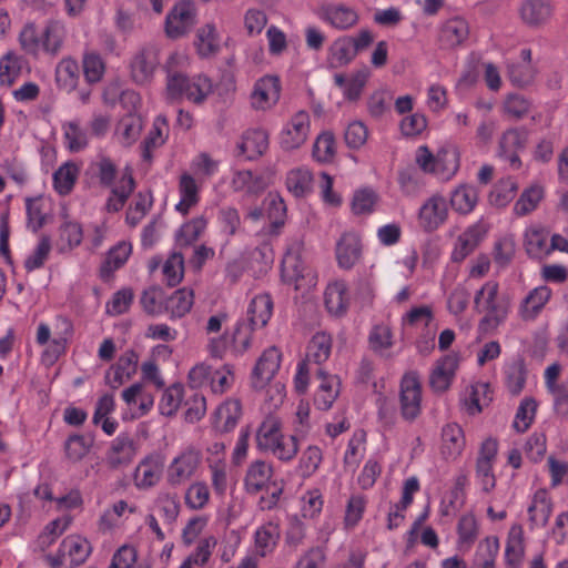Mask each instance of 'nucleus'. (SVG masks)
Instances as JSON below:
<instances>
[{"instance_id": "1", "label": "nucleus", "mask_w": 568, "mask_h": 568, "mask_svg": "<svg viewBox=\"0 0 568 568\" xmlns=\"http://www.w3.org/2000/svg\"><path fill=\"white\" fill-rule=\"evenodd\" d=\"M509 302L499 296V285L487 281L474 296V308L484 314L478 323V332L483 335L494 333L505 323L509 314Z\"/></svg>"}, {"instance_id": "2", "label": "nucleus", "mask_w": 568, "mask_h": 568, "mask_svg": "<svg viewBox=\"0 0 568 568\" xmlns=\"http://www.w3.org/2000/svg\"><path fill=\"white\" fill-rule=\"evenodd\" d=\"M255 440L260 452L272 454L282 462H291L298 453L296 436L286 437L281 419L274 415H267L260 424Z\"/></svg>"}, {"instance_id": "3", "label": "nucleus", "mask_w": 568, "mask_h": 568, "mask_svg": "<svg viewBox=\"0 0 568 568\" xmlns=\"http://www.w3.org/2000/svg\"><path fill=\"white\" fill-rule=\"evenodd\" d=\"M273 312V301L268 294H258L252 298L246 312V320L239 322L233 339L246 351L251 345V334L263 328L270 321Z\"/></svg>"}, {"instance_id": "4", "label": "nucleus", "mask_w": 568, "mask_h": 568, "mask_svg": "<svg viewBox=\"0 0 568 568\" xmlns=\"http://www.w3.org/2000/svg\"><path fill=\"white\" fill-rule=\"evenodd\" d=\"M415 161L424 173L433 174L443 182L452 180L459 169V154L455 149H442L433 154L428 146L420 145Z\"/></svg>"}, {"instance_id": "5", "label": "nucleus", "mask_w": 568, "mask_h": 568, "mask_svg": "<svg viewBox=\"0 0 568 568\" xmlns=\"http://www.w3.org/2000/svg\"><path fill=\"white\" fill-rule=\"evenodd\" d=\"M161 49L155 43L140 47L130 60V75L134 83L145 85L152 82L160 65Z\"/></svg>"}, {"instance_id": "6", "label": "nucleus", "mask_w": 568, "mask_h": 568, "mask_svg": "<svg viewBox=\"0 0 568 568\" xmlns=\"http://www.w3.org/2000/svg\"><path fill=\"white\" fill-rule=\"evenodd\" d=\"M311 131V118L306 111H297L283 125L278 143L284 151L300 149L307 140Z\"/></svg>"}, {"instance_id": "7", "label": "nucleus", "mask_w": 568, "mask_h": 568, "mask_svg": "<svg viewBox=\"0 0 568 568\" xmlns=\"http://www.w3.org/2000/svg\"><path fill=\"white\" fill-rule=\"evenodd\" d=\"M527 141L528 132L525 129L511 128L506 130L498 142V159L506 162L509 169L519 170L521 168L519 152L526 148Z\"/></svg>"}, {"instance_id": "8", "label": "nucleus", "mask_w": 568, "mask_h": 568, "mask_svg": "<svg viewBox=\"0 0 568 568\" xmlns=\"http://www.w3.org/2000/svg\"><path fill=\"white\" fill-rule=\"evenodd\" d=\"M400 414L405 420L413 422L420 414L422 386L415 373L405 374L400 382Z\"/></svg>"}, {"instance_id": "9", "label": "nucleus", "mask_w": 568, "mask_h": 568, "mask_svg": "<svg viewBox=\"0 0 568 568\" xmlns=\"http://www.w3.org/2000/svg\"><path fill=\"white\" fill-rule=\"evenodd\" d=\"M497 442L487 438L483 442L479 455L476 462V478L486 493L491 491L496 486V478L493 473V465L497 455Z\"/></svg>"}, {"instance_id": "10", "label": "nucleus", "mask_w": 568, "mask_h": 568, "mask_svg": "<svg viewBox=\"0 0 568 568\" xmlns=\"http://www.w3.org/2000/svg\"><path fill=\"white\" fill-rule=\"evenodd\" d=\"M448 216L445 197L434 194L428 197L418 211V224L425 232H434L443 225Z\"/></svg>"}, {"instance_id": "11", "label": "nucleus", "mask_w": 568, "mask_h": 568, "mask_svg": "<svg viewBox=\"0 0 568 568\" xmlns=\"http://www.w3.org/2000/svg\"><path fill=\"white\" fill-rule=\"evenodd\" d=\"M201 464V454L195 449H186L173 458L168 467V483L179 486L187 481Z\"/></svg>"}, {"instance_id": "12", "label": "nucleus", "mask_w": 568, "mask_h": 568, "mask_svg": "<svg viewBox=\"0 0 568 568\" xmlns=\"http://www.w3.org/2000/svg\"><path fill=\"white\" fill-rule=\"evenodd\" d=\"M163 468L164 460L161 455H148L134 469V486L140 490H146L156 486L162 477Z\"/></svg>"}, {"instance_id": "13", "label": "nucleus", "mask_w": 568, "mask_h": 568, "mask_svg": "<svg viewBox=\"0 0 568 568\" xmlns=\"http://www.w3.org/2000/svg\"><path fill=\"white\" fill-rule=\"evenodd\" d=\"M316 14L322 21L339 31L353 28L359 20L357 11L345 4H323L318 8Z\"/></svg>"}, {"instance_id": "14", "label": "nucleus", "mask_w": 568, "mask_h": 568, "mask_svg": "<svg viewBox=\"0 0 568 568\" xmlns=\"http://www.w3.org/2000/svg\"><path fill=\"white\" fill-rule=\"evenodd\" d=\"M280 92L281 87L277 78L263 77L254 84L251 93V104L255 110H268L277 103Z\"/></svg>"}, {"instance_id": "15", "label": "nucleus", "mask_w": 568, "mask_h": 568, "mask_svg": "<svg viewBox=\"0 0 568 568\" xmlns=\"http://www.w3.org/2000/svg\"><path fill=\"white\" fill-rule=\"evenodd\" d=\"M195 23L194 9L190 2H181L173 7L165 19V31L170 38L185 34Z\"/></svg>"}, {"instance_id": "16", "label": "nucleus", "mask_w": 568, "mask_h": 568, "mask_svg": "<svg viewBox=\"0 0 568 568\" xmlns=\"http://www.w3.org/2000/svg\"><path fill=\"white\" fill-rule=\"evenodd\" d=\"M469 24L460 17L446 20L439 28L438 42L443 49H455L469 38Z\"/></svg>"}, {"instance_id": "17", "label": "nucleus", "mask_w": 568, "mask_h": 568, "mask_svg": "<svg viewBox=\"0 0 568 568\" xmlns=\"http://www.w3.org/2000/svg\"><path fill=\"white\" fill-rule=\"evenodd\" d=\"M337 264L343 270H351L361 260L362 242L355 232H345L336 243Z\"/></svg>"}, {"instance_id": "18", "label": "nucleus", "mask_w": 568, "mask_h": 568, "mask_svg": "<svg viewBox=\"0 0 568 568\" xmlns=\"http://www.w3.org/2000/svg\"><path fill=\"white\" fill-rule=\"evenodd\" d=\"M280 366L281 352L275 346L265 349L253 371V387L263 388L275 376Z\"/></svg>"}, {"instance_id": "19", "label": "nucleus", "mask_w": 568, "mask_h": 568, "mask_svg": "<svg viewBox=\"0 0 568 568\" xmlns=\"http://www.w3.org/2000/svg\"><path fill=\"white\" fill-rule=\"evenodd\" d=\"M524 247L530 258L541 261L549 256V231L530 225L524 233Z\"/></svg>"}, {"instance_id": "20", "label": "nucleus", "mask_w": 568, "mask_h": 568, "mask_svg": "<svg viewBox=\"0 0 568 568\" xmlns=\"http://www.w3.org/2000/svg\"><path fill=\"white\" fill-rule=\"evenodd\" d=\"M273 478V466L265 460L252 462L244 477V487L248 494H257L266 489Z\"/></svg>"}, {"instance_id": "21", "label": "nucleus", "mask_w": 568, "mask_h": 568, "mask_svg": "<svg viewBox=\"0 0 568 568\" xmlns=\"http://www.w3.org/2000/svg\"><path fill=\"white\" fill-rule=\"evenodd\" d=\"M458 367V356L455 353L447 354L438 359L430 373L429 384L436 392H445Z\"/></svg>"}, {"instance_id": "22", "label": "nucleus", "mask_w": 568, "mask_h": 568, "mask_svg": "<svg viewBox=\"0 0 568 568\" xmlns=\"http://www.w3.org/2000/svg\"><path fill=\"white\" fill-rule=\"evenodd\" d=\"M281 537L280 524L268 520L256 528L254 532V548L256 556L264 558L275 550Z\"/></svg>"}, {"instance_id": "23", "label": "nucleus", "mask_w": 568, "mask_h": 568, "mask_svg": "<svg viewBox=\"0 0 568 568\" xmlns=\"http://www.w3.org/2000/svg\"><path fill=\"white\" fill-rule=\"evenodd\" d=\"M369 74L366 68L357 70L349 75L336 73L334 74V83L342 90L344 98L353 102L361 98Z\"/></svg>"}, {"instance_id": "24", "label": "nucleus", "mask_w": 568, "mask_h": 568, "mask_svg": "<svg viewBox=\"0 0 568 568\" xmlns=\"http://www.w3.org/2000/svg\"><path fill=\"white\" fill-rule=\"evenodd\" d=\"M485 230L480 224L467 227L456 240L452 252L453 262H462L470 255L485 236Z\"/></svg>"}, {"instance_id": "25", "label": "nucleus", "mask_w": 568, "mask_h": 568, "mask_svg": "<svg viewBox=\"0 0 568 568\" xmlns=\"http://www.w3.org/2000/svg\"><path fill=\"white\" fill-rule=\"evenodd\" d=\"M317 378L320 385L314 397V404L318 409L327 410L339 394L341 382L337 376L328 375L321 368L317 371Z\"/></svg>"}, {"instance_id": "26", "label": "nucleus", "mask_w": 568, "mask_h": 568, "mask_svg": "<svg viewBox=\"0 0 568 568\" xmlns=\"http://www.w3.org/2000/svg\"><path fill=\"white\" fill-rule=\"evenodd\" d=\"M551 297V290L541 285L531 290L519 305V315L524 321L535 320Z\"/></svg>"}, {"instance_id": "27", "label": "nucleus", "mask_w": 568, "mask_h": 568, "mask_svg": "<svg viewBox=\"0 0 568 568\" xmlns=\"http://www.w3.org/2000/svg\"><path fill=\"white\" fill-rule=\"evenodd\" d=\"M268 148V133L262 129L247 130L239 144L240 153L246 160L260 158Z\"/></svg>"}, {"instance_id": "28", "label": "nucleus", "mask_w": 568, "mask_h": 568, "mask_svg": "<svg viewBox=\"0 0 568 568\" xmlns=\"http://www.w3.org/2000/svg\"><path fill=\"white\" fill-rule=\"evenodd\" d=\"M178 190L180 201L175 205V210L182 215H186L200 201V186L190 173L184 172L179 179Z\"/></svg>"}, {"instance_id": "29", "label": "nucleus", "mask_w": 568, "mask_h": 568, "mask_svg": "<svg viewBox=\"0 0 568 568\" xmlns=\"http://www.w3.org/2000/svg\"><path fill=\"white\" fill-rule=\"evenodd\" d=\"M552 8L547 0H525L519 9L523 22L529 27H539L551 17Z\"/></svg>"}, {"instance_id": "30", "label": "nucleus", "mask_w": 568, "mask_h": 568, "mask_svg": "<svg viewBox=\"0 0 568 568\" xmlns=\"http://www.w3.org/2000/svg\"><path fill=\"white\" fill-rule=\"evenodd\" d=\"M61 549L67 554L70 568L84 564L92 551L90 541L79 535H71L64 538Z\"/></svg>"}, {"instance_id": "31", "label": "nucleus", "mask_w": 568, "mask_h": 568, "mask_svg": "<svg viewBox=\"0 0 568 568\" xmlns=\"http://www.w3.org/2000/svg\"><path fill=\"white\" fill-rule=\"evenodd\" d=\"M169 123L166 116L160 114L154 119L153 125L143 142L142 158L152 160L153 150L162 146L169 138Z\"/></svg>"}, {"instance_id": "32", "label": "nucleus", "mask_w": 568, "mask_h": 568, "mask_svg": "<svg viewBox=\"0 0 568 568\" xmlns=\"http://www.w3.org/2000/svg\"><path fill=\"white\" fill-rule=\"evenodd\" d=\"M241 415V403L237 399H229L215 410L214 428L221 433H229L234 429Z\"/></svg>"}, {"instance_id": "33", "label": "nucleus", "mask_w": 568, "mask_h": 568, "mask_svg": "<svg viewBox=\"0 0 568 568\" xmlns=\"http://www.w3.org/2000/svg\"><path fill=\"white\" fill-rule=\"evenodd\" d=\"M552 513V503L545 489L537 490L528 507L529 521L532 527H545Z\"/></svg>"}, {"instance_id": "34", "label": "nucleus", "mask_w": 568, "mask_h": 568, "mask_svg": "<svg viewBox=\"0 0 568 568\" xmlns=\"http://www.w3.org/2000/svg\"><path fill=\"white\" fill-rule=\"evenodd\" d=\"M348 305L349 298L346 283L344 281H335L328 284L325 290V306L327 311L335 316H342L346 313Z\"/></svg>"}, {"instance_id": "35", "label": "nucleus", "mask_w": 568, "mask_h": 568, "mask_svg": "<svg viewBox=\"0 0 568 568\" xmlns=\"http://www.w3.org/2000/svg\"><path fill=\"white\" fill-rule=\"evenodd\" d=\"M209 220L205 215H199L183 223L175 232V243L179 247L193 245L205 232Z\"/></svg>"}, {"instance_id": "36", "label": "nucleus", "mask_w": 568, "mask_h": 568, "mask_svg": "<svg viewBox=\"0 0 568 568\" xmlns=\"http://www.w3.org/2000/svg\"><path fill=\"white\" fill-rule=\"evenodd\" d=\"M93 445L94 436L90 433L70 434L64 440V456L71 463H79L90 453Z\"/></svg>"}, {"instance_id": "37", "label": "nucleus", "mask_w": 568, "mask_h": 568, "mask_svg": "<svg viewBox=\"0 0 568 568\" xmlns=\"http://www.w3.org/2000/svg\"><path fill=\"white\" fill-rule=\"evenodd\" d=\"M50 328L45 324L38 326V344H47L41 353V363L45 366L53 365L65 349V338L57 337L50 343Z\"/></svg>"}, {"instance_id": "38", "label": "nucleus", "mask_w": 568, "mask_h": 568, "mask_svg": "<svg viewBox=\"0 0 568 568\" xmlns=\"http://www.w3.org/2000/svg\"><path fill=\"white\" fill-rule=\"evenodd\" d=\"M465 447V437L462 427L452 423L444 426L442 432V453L447 459L458 457Z\"/></svg>"}, {"instance_id": "39", "label": "nucleus", "mask_w": 568, "mask_h": 568, "mask_svg": "<svg viewBox=\"0 0 568 568\" xmlns=\"http://www.w3.org/2000/svg\"><path fill=\"white\" fill-rule=\"evenodd\" d=\"M505 385L510 394L519 395L527 379V367L524 358L515 357L504 366Z\"/></svg>"}, {"instance_id": "40", "label": "nucleus", "mask_w": 568, "mask_h": 568, "mask_svg": "<svg viewBox=\"0 0 568 568\" xmlns=\"http://www.w3.org/2000/svg\"><path fill=\"white\" fill-rule=\"evenodd\" d=\"M135 455L133 440L128 436H118L112 440L111 447L106 454V462L112 468L128 465Z\"/></svg>"}, {"instance_id": "41", "label": "nucleus", "mask_w": 568, "mask_h": 568, "mask_svg": "<svg viewBox=\"0 0 568 568\" xmlns=\"http://www.w3.org/2000/svg\"><path fill=\"white\" fill-rule=\"evenodd\" d=\"M143 121L140 115L135 113H128L118 122L114 135L119 143L124 146H130L140 136Z\"/></svg>"}, {"instance_id": "42", "label": "nucleus", "mask_w": 568, "mask_h": 568, "mask_svg": "<svg viewBox=\"0 0 568 568\" xmlns=\"http://www.w3.org/2000/svg\"><path fill=\"white\" fill-rule=\"evenodd\" d=\"M65 28L60 21H50L40 38H38V44L41 43L42 50L50 54L55 55L64 41Z\"/></svg>"}, {"instance_id": "43", "label": "nucleus", "mask_w": 568, "mask_h": 568, "mask_svg": "<svg viewBox=\"0 0 568 568\" xmlns=\"http://www.w3.org/2000/svg\"><path fill=\"white\" fill-rule=\"evenodd\" d=\"M194 303L193 291L181 288L175 291L165 302L164 310L171 320L185 316Z\"/></svg>"}, {"instance_id": "44", "label": "nucleus", "mask_w": 568, "mask_h": 568, "mask_svg": "<svg viewBox=\"0 0 568 568\" xmlns=\"http://www.w3.org/2000/svg\"><path fill=\"white\" fill-rule=\"evenodd\" d=\"M38 495L44 500L52 501L57 510L74 509L83 503L81 493L78 489H71L64 495L54 496L53 489L49 485H44L38 487Z\"/></svg>"}, {"instance_id": "45", "label": "nucleus", "mask_w": 568, "mask_h": 568, "mask_svg": "<svg viewBox=\"0 0 568 568\" xmlns=\"http://www.w3.org/2000/svg\"><path fill=\"white\" fill-rule=\"evenodd\" d=\"M478 202V191L474 185L462 184L450 195V204L460 214L470 213Z\"/></svg>"}, {"instance_id": "46", "label": "nucleus", "mask_w": 568, "mask_h": 568, "mask_svg": "<svg viewBox=\"0 0 568 568\" xmlns=\"http://www.w3.org/2000/svg\"><path fill=\"white\" fill-rule=\"evenodd\" d=\"M525 554L524 531L520 525H513L509 529L505 557L510 566H517L521 561Z\"/></svg>"}, {"instance_id": "47", "label": "nucleus", "mask_w": 568, "mask_h": 568, "mask_svg": "<svg viewBox=\"0 0 568 568\" xmlns=\"http://www.w3.org/2000/svg\"><path fill=\"white\" fill-rule=\"evenodd\" d=\"M131 245L125 242H121L112 247L105 261L101 265L100 275L102 278H108L115 270L124 265L131 254Z\"/></svg>"}, {"instance_id": "48", "label": "nucleus", "mask_w": 568, "mask_h": 568, "mask_svg": "<svg viewBox=\"0 0 568 568\" xmlns=\"http://www.w3.org/2000/svg\"><path fill=\"white\" fill-rule=\"evenodd\" d=\"M134 190V180L131 174H124L119 184L111 190V196L106 201L109 212L120 211Z\"/></svg>"}, {"instance_id": "49", "label": "nucleus", "mask_w": 568, "mask_h": 568, "mask_svg": "<svg viewBox=\"0 0 568 568\" xmlns=\"http://www.w3.org/2000/svg\"><path fill=\"white\" fill-rule=\"evenodd\" d=\"M55 80L58 85L67 91L77 87L79 80V65L71 58L62 59L55 68Z\"/></svg>"}, {"instance_id": "50", "label": "nucleus", "mask_w": 568, "mask_h": 568, "mask_svg": "<svg viewBox=\"0 0 568 568\" xmlns=\"http://www.w3.org/2000/svg\"><path fill=\"white\" fill-rule=\"evenodd\" d=\"M323 462V452L316 445L307 446L298 460L297 473L302 478H310L320 468Z\"/></svg>"}, {"instance_id": "51", "label": "nucleus", "mask_w": 568, "mask_h": 568, "mask_svg": "<svg viewBox=\"0 0 568 568\" xmlns=\"http://www.w3.org/2000/svg\"><path fill=\"white\" fill-rule=\"evenodd\" d=\"M231 184L234 191L248 194H257L265 189L263 178L253 174L250 170L237 171L233 175Z\"/></svg>"}, {"instance_id": "52", "label": "nucleus", "mask_w": 568, "mask_h": 568, "mask_svg": "<svg viewBox=\"0 0 568 568\" xmlns=\"http://www.w3.org/2000/svg\"><path fill=\"white\" fill-rule=\"evenodd\" d=\"M313 176L310 170L298 168L288 172L286 176L287 190L296 197H302L311 192Z\"/></svg>"}, {"instance_id": "53", "label": "nucleus", "mask_w": 568, "mask_h": 568, "mask_svg": "<svg viewBox=\"0 0 568 568\" xmlns=\"http://www.w3.org/2000/svg\"><path fill=\"white\" fill-rule=\"evenodd\" d=\"M331 63L335 68L345 67L351 63L357 53L351 43V37L345 36L336 39L331 49Z\"/></svg>"}, {"instance_id": "54", "label": "nucleus", "mask_w": 568, "mask_h": 568, "mask_svg": "<svg viewBox=\"0 0 568 568\" xmlns=\"http://www.w3.org/2000/svg\"><path fill=\"white\" fill-rule=\"evenodd\" d=\"M332 351V338L326 333H316L308 343L307 358L321 365L326 362Z\"/></svg>"}, {"instance_id": "55", "label": "nucleus", "mask_w": 568, "mask_h": 568, "mask_svg": "<svg viewBox=\"0 0 568 568\" xmlns=\"http://www.w3.org/2000/svg\"><path fill=\"white\" fill-rule=\"evenodd\" d=\"M184 398V387L181 384H173L168 387L159 403V410L164 416H173L180 408Z\"/></svg>"}, {"instance_id": "56", "label": "nucleus", "mask_w": 568, "mask_h": 568, "mask_svg": "<svg viewBox=\"0 0 568 568\" xmlns=\"http://www.w3.org/2000/svg\"><path fill=\"white\" fill-rule=\"evenodd\" d=\"M305 538V524L296 516H291L284 532V546L292 552L296 551L302 545H304Z\"/></svg>"}, {"instance_id": "57", "label": "nucleus", "mask_w": 568, "mask_h": 568, "mask_svg": "<svg viewBox=\"0 0 568 568\" xmlns=\"http://www.w3.org/2000/svg\"><path fill=\"white\" fill-rule=\"evenodd\" d=\"M544 196L542 187L532 185L526 189L517 200L514 206V213L518 216H525L536 210Z\"/></svg>"}, {"instance_id": "58", "label": "nucleus", "mask_w": 568, "mask_h": 568, "mask_svg": "<svg viewBox=\"0 0 568 568\" xmlns=\"http://www.w3.org/2000/svg\"><path fill=\"white\" fill-rule=\"evenodd\" d=\"M216 220L221 232L227 237L236 235L242 229L240 212L233 206L221 207Z\"/></svg>"}, {"instance_id": "59", "label": "nucleus", "mask_w": 568, "mask_h": 568, "mask_svg": "<svg viewBox=\"0 0 568 568\" xmlns=\"http://www.w3.org/2000/svg\"><path fill=\"white\" fill-rule=\"evenodd\" d=\"M518 190V184L513 179H505L499 181L489 194V201L497 207H505L508 205Z\"/></svg>"}, {"instance_id": "60", "label": "nucleus", "mask_w": 568, "mask_h": 568, "mask_svg": "<svg viewBox=\"0 0 568 568\" xmlns=\"http://www.w3.org/2000/svg\"><path fill=\"white\" fill-rule=\"evenodd\" d=\"M210 500V490L204 481L191 484L184 494L185 505L192 510L203 509Z\"/></svg>"}, {"instance_id": "61", "label": "nucleus", "mask_w": 568, "mask_h": 568, "mask_svg": "<svg viewBox=\"0 0 568 568\" xmlns=\"http://www.w3.org/2000/svg\"><path fill=\"white\" fill-rule=\"evenodd\" d=\"M78 175V168L73 163H64L53 174V185L57 192L65 195L71 192Z\"/></svg>"}, {"instance_id": "62", "label": "nucleus", "mask_w": 568, "mask_h": 568, "mask_svg": "<svg viewBox=\"0 0 568 568\" xmlns=\"http://www.w3.org/2000/svg\"><path fill=\"white\" fill-rule=\"evenodd\" d=\"M335 155V138L329 131L322 132L313 145V158L321 163H327Z\"/></svg>"}, {"instance_id": "63", "label": "nucleus", "mask_w": 568, "mask_h": 568, "mask_svg": "<svg viewBox=\"0 0 568 568\" xmlns=\"http://www.w3.org/2000/svg\"><path fill=\"white\" fill-rule=\"evenodd\" d=\"M516 252V242L513 235L499 237L493 250L494 262L500 267L507 266L514 258Z\"/></svg>"}, {"instance_id": "64", "label": "nucleus", "mask_w": 568, "mask_h": 568, "mask_svg": "<svg viewBox=\"0 0 568 568\" xmlns=\"http://www.w3.org/2000/svg\"><path fill=\"white\" fill-rule=\"evenodd\" d=\"M326 561V548L312 546L302 552L293 568H325Z\"/></svg>"}]
</instances>
